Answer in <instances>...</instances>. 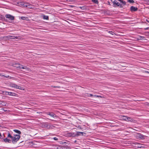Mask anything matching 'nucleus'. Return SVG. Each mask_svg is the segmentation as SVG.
I'll return each instance as SVG.
<instances>
[{
    "label": "nucleus",
    "instance_id": "obj_13",
    "mask_svg": "<svg viewBox=\"0 0 149 149\" xmlns=\"http://www.w3.org/2000/svg\"><path fill=\"white\" fill-rule=\"evenodd\" d=\"M13 131L15 133L18 134L19 135L21 134V132L18 130L15 129L13 130Z\"/></svg>",
    "mask_w": 149,
    "mask_h": 149
},
{
    "label": "nucleus",
    "instance_id": "obj_47",
    "mask_svg": "<svg viewBox=\"0 0 149 149\" xmlns=\"http://www.w3.org/2000/svg\"><path fill=\"white\" fill-rule=\"evenodd\" d=\"M146 21L147 22L149 23V21L147 19H146Z\"/></svg>",
    "mask_w": 149,
    "mask_h": 149
},
{
    "label": "nucleus",
    "instance_id": "obj_46",
    "mask_svg": "<svg viewBox=\"0 0 149 149\" xmlns=\"http://www.w3.org/2000/svg\"><path fill=\"white\" fill-rule=\"evenodd\" d=\"M141 23H146V24H147V23L146 22H141Z\"/></svg>",
    "mask_w": 149,
    "mask_h": 149
},
{
    "label": "nucleus",
    "instance_id": "obj_14",
    "mask_svg": "<svg viewBox=\"0 0 149 149\" xmlns=\"http://www.w3.org/2000/svg\"><path fill=\"white\" fill-rule=\"evenodd\" d=\"M15 88H17V89H21V90H24V89H23V87L20 86H19L18 85H17L16 84L15 85Z\"/></svg>",
    "mask_w": 149,
    "mask_h": 149
},
{
    "label": "nucleus",
    "instance_id": "obj_52",
    "mask_svg": "<svg viewBox=\"0 0 149 149\" xmlns=\"http://www.w3.org/2000/svg\"><path fill=\"white\" fill-rule=\"evenodd\" d=\"M147 105H149V103H148Z\"/></svg>",
    "mask_w": 149,
    "mask_h": 149
},
{
    "label": "nucleus",
    "instance_id": "obj_21",
    "mask_svg": "<svg viewBox=\"0 0 149 149\" xmlns=\"http://www.w3.org/2000/svg\"><path fill=\"white\" fill-rule=\"evenodd\" d=\"M19 5L23 6L24 7L27 6L25 5V3H24L23 2H20L19 3Z\"/></svg>",
    "mask_w": 149,
    "mask_h": 149
},
{
    "label": "nucleus",
    "instance_id": "obj_11",
    "mask_svg": "<svg viewBox=\"0 0 149 149\" xmlns=\"http://www.w3.org/2000/svg\"><path fill=\"white\" fill-rule=\"evenodd\" d=\"M47 114L53 118H54L56 117V115L54 113L52 112H47Z\"/></svg>",
    "mask_w": 149,
    "mask_h": 149
},
{
    "label": "nucleus",
    "instance_id": "obj_53",
    "mask_svg": "<svg viewBox=\"0 0 149 149\" xmlns=\"http://www.w3.org/2000/svg\"><path fill=\"white\" fill-rule=\"evenodd\" d=\"M109 4V5H110V3L109 2V4Z\"/></svg>",
    "mask_w": 149,
    "mask_h": 149
},
{
    "label": "nucleus",
    "instance_id": "obj_44",
    "mask_svg": "<svg viewBox=\"0 0 149 149\" xmlns=\"http://www.w3.org/2000/svg\"><path fill=\"white\" fill-rule=\"evenodd\" d=\"M149 29V27H147L146 28H144V29L145 30H147L148 29Z\"/></svg>",
    "mask_w": 149,
    "mask_h": 149
},
{
    "label": "nucleus",
    "instance_id": "obj_31",
    "mask_svg": "<svg viewBox=\"0 0 149 149\" xmlns=\"http://www.w3.org/2000/svg\"><path fill=\"white\" fill-rule=\"evenodd\" d=\"M21 18L22 19L24 20L25 19L27 18V17H21Z\"/></svg>",
    "mask_w": 149,
    "mask_h": 149
},
{
    "label": "nucleus",
    "instance_id": "obj_29",
    "mask_svg": "<svg viewBox=\"0 0 149 149\" xmlns=\"http://www.w3.org/2000/svg\"><path fill=\"white\" fill-rule=\"evenodd\" d=\"M2 76H4V77H6V78H11V77H10L9 76H6L4 75H2Z\"/></svg>",
    "mask_w": 149,
    "mask_h": 149
},
{
    "label": "nucleus",
    "instance_id": "obj_37",
    "mask_svg": "<svg viewBox=\"0 0 149 149\" xmlns=\"http://www.w3.org/2000/svg\"><path fill=\"white\" fill-rule=\"evenodd\" d=\"M53 139L57 141L58 140V139L56 137H54L53 138Z\"/></svg>",
    "mask_w": 149,
    "mask_h": 149
},
{
    "label": "nucleus",
    "instance_id": "obj_51",
    "mask_svg": "<svg viewBox=\"0 0 149 149\" xmlns=\"http://www.w3.org/2000/svg\"><path fill=\"white\" fill-rule=\"evenodd\" d=\"M2 75H1V73H0V76H2Z\"/></svg>",
    "mask_w": 149,
    "mask_h": 149
},
{
    "label": "nucleus",
    "instance_id": "obj_20",
    "mask_svg": "<svg viewBox=\"0 0 149 149\" xmlns=\"http://www.w3.org/2000/svg\"><path fill=\"white\" fill-rule=\"evenodd\" d=\"M127 121H130L131 122H133L134 120L132 119V118L130 117H128L127 118Z\"/></svg>",
    "mask_w": 149,
    "mask_h": 149
},
{
    "label": "nucleus",
    "instance_id": "obj_30",
    "mask_svg": "<svg viewBox=\"0 0 149 149\" xmlns=\"http://www.w3.org/2000/svg\"><path fill=\"white\" fill-rule=\"evenodd\" d=\"M65 149H71V148L67 146H65Z\"/></svg>",
    "mask_w": 149,
    "mask_h": 149
},
{
    "label": "nucleus",
    "instance_id": "obj_24",
    "mask_svg": "<svg viewBox=\"0 0 149 149\" xmlns=\"http://www.w3.org/2000/svg\"><path fill=\"white\" fill-rule=\"evenodd\" d=\"M92 1L96 4H98L99 3L97 0H92Z\"/></svg>",
    "mask_w": 149,
    "mask_h": 149
},
{
    "label": "nucleus",
    "instance_id": "obj_4",
    "mask_svg": "<svg viewBox=\"0 0 149 149\" xmlns=\"http://www.w3.org/2000/svg\"><path fill=\"white\" fill-rule=\"evenodd\" d=\"M86 133L84 132H77L76 133V137H77L79 136H85L86 135Z\"/></svg>",
    "mask_w": 149,
    "mask_h": 149
},
{
    "label": "nucleus",
    "instance_id": "obj_28",
    "mask_svg": "<svg viewBox=\"0 0 149 149\" xmlns=\"http://www.w3.org/2000/svg\"><path fill=\"white\" fill-rule=\"evenodd\" d=\"M127 1L128 2H129L130 3H132L134 2V1L133 0H127Z\"/></svg>",
    "mask_w": 149,
    "mask_h": 149
},
{
    "label": "nucleus",
    "instance_id": "obj_33",
    "mask_svg": "<svg viewBox=\"0 0 149 149\" xmlns=\"http://www.w3.org/2000/svg\"><path fill=\"white\" fill-rule=\"evenodd\" d=\"M16 84H11V86L12 87L15 88V87Z\"/></svg>",
    "mask_w": 149,
    "mask_h": 149
},
{
    "label": "nucleus",
    "instance_id": "obj_23",
    "mask_svg": "<svg viewBox=\"0 0 149 149\" xmlns=\"http://www.w3.org/2000/svg\"><path fill=\"white\" fill-rule=\"evenodd\" d=\"M5 137V136L3 134V135L1 134L0 133V139H2L3 140V139H4V138Z\"/></svg>",
    "mask_w": 149,
    "mask_h": 149
},
{
    "label": "nucleus",
    "instance_id": "obj_41",
    "mask_svg": "<svg viewBox=\"0 0 149 149\" xmlns=\"http://www.w3.org/2000/svg\"><path fill=\"white\" fill-rule=\"evenodd\" d=\"M144 38L143 37L140 36V40H142V39Z\"/></svg>",
    "mask_w": 149,
    "mask_h": 149
},
{
    "label": "nucleus",
    "instance_id": "obj_32",
    "mask_svg": "<svg viewBox=\"0 0 149 149\" xmlns=\"http://www.w3.org/2000/svg\"><path fill=\"white\" fill-rule=\"evenodd\" d=\"M108 32L109 33H110L112 35H113V34L114 33L113 32H112V31H109Z\"/></svg>",
    "mask_w": 149,
    "mask_h": 149
},
{
    "label": "nucleus",
    "instance_id": "obj_25",
    "mask_svg": "<svg viewBox=\"0 0 149 149\" xmlns=\"http://www.w3.org/2000/svg\"><path fill=\"white\" fill-rule=\"evenodd\" d=\"M16 65H17L16 66V67L17 68H19V69H21V66H21L22 65H21L19 64H16Z\"/></svg>",
    "mask_w": 149,
    "mask_h": 149
},
{
    "label": "nucleus",
    "instance_id": "obj_43",
    "mask_svg": "<svg viewBox=\"0 0 149 149\" xmlns=\"http://www.w3.org/2000/svg\"><path fill=\"white\" fill-rule=\"evenodd\" d=\"M89 95H89V96H88H88H90V97H93V95H92V94H90Z\"/></svg>",
    "mask_w": 149,
    "mask_h": 149
},
{
    "label": "nucleus",
    "instance_id": "obj_9",
    "mask_svg": "<svg viewBox=\"0 0 149 149\" xmlns=\"http://www.w3.org/2000/svg\"><path fill=\"white\" fill-rule=\"evenodd\" d=\"M137 137H138V139H145V136L142 134H138Z\"/></svg>",
    "mask_w": 149,
    "mask_h": 149
},
{
    "label": "nucleus",
    "instance_id": "obj_8",
    "mask_svg": "<svg viewBox=\"0 0 149 149\" xmlns=\"http://www.w3.org/2000/svg\"><path fill=\"white\" fill-rule=\"evenodd\" d=\"M138 8L136 7H134L133 6H131L130 8V10L132 12L136 11L138 10Z\"/></svg>",
    "mask_w": 149,
    "mask_h": 149
},
{
    "label": "nucleus",
    "instance_id": "obj_12",
    "mask_svg": "<svg viewBox=\"0 0 149 149\" xmlns=\"http://www.w3.org/2000/svg\"><path fill=\"white\" fill-rule=\"evenodd\" d=\"M5 16L3 15H0V20L2 21H7V19H6Z\"/></svg>",
    "mask_w": 149,
    "mask_h": 149
},
{
    "label": "nucleus",
    "instance_id": "obj_54",
    "mask_svg": "<svg viewBox=\"0 0 149 149\" xmlns=\"http://www.w3.org/2000/svg\"><path fill=\"white\" fill-rule=\"evenodd\" d=\"M112 127H114V126H112Z\"/></svg>",
    "mask_w": 149,
    "mask_h": 149
},
{
    "label": "nucleus",
    "instance_id": "obj_49",
    "mask_svg": "<svg viewBox=\"0 0 149 149\" xmlns=\"http://www.w3.org/2000/svg\"><path fill=\"white\" fill-rule=\"evenodd\" d=\"M74 143H77V140H75L74 141Z\"/></svg>",
    "mask_w": 149,
    "mask_h": 149
},
{
    "label": "nucleus",
    "instance_id": "obj_6",
    "mask_svg": "<svg viewBox=\"0 0 149 149\" xmlns=\"http://www.w3.org/2000/svg\"><path fill=\"white\" fill-rule=\"evenodd\" d=\"M113 4L114 5H116L118 6H119L120 8H123V6L121 4L119 3L116 0H114L113 2Z\"/></svg>",
    "mask_w": 149,
    "mask_h": 149
},
{
    "label": "nucleus",
    "instance_id": "obj_10",
    "mask_svg": "<svg viewBox=\"0 0 149 149\" xmlns=\"http://www.w3.org/2000/svg\"><path fill=\"white\" fill-rule=\"evenodd\" d=\"M8 138L7 137L3 139V140H1V141L2 142H5V143L8 142V143H11V140L8 139Z\"/></svg>",
    "mask_w": 149,
    "mask_h": 149
},
{
    "label": "nucleus",
    "instance_id": "obj_2",
    "mask_svg": "<svg viewBox=\"0 0 149 149\" xmlns=\"http://www.w3.org/2000/svg\"><path fill=\"white\" fill-rule=\"evenodd\" d=\"M65 136L67 137L76 138V134L74 132H67L65 134Z\"/></svg>",
    "mask_w": 149,
    "mask_h": 149
},
{
    "label": "nucleus",
    "instance_id": "obj_16",
    "mask_svg": "<svg viewBox=\"0 0 149 149\" xmlns=\"http://www.w3.org/2000/svg\"><path fill=\"white\" fill-rule=\"evenodd\" d=\"M43 18L44 19L46 20H49V19L48 16L45 15H43Z\"/></svg>",
    "mask_w": 149,
    "mask_h": 149
},
{
    "label": "nucleus",
    "instance_id": "obj_18",
    "mask_svg": "<svg viewBox=\"0 0 149 149\" xmlns=\"http://www.w3.org/2000/svg\"><path fill=\"white\" fill-rule=\"evenodd\" d=\"M58 149H65V146H60L57 148Z\"/></svg>",
    "mask_w": 149,
    "mask_h": 149
},
{
    "label": "nucleus",
    "instance_id": "obj_27",
    "mask_svg": "<svg viewBox=\"0 0 149 149\" xmlns=\"http://www.w3.org/2000/svg\"><path fill=\"white\" fill-rule=\"evenodd\" d=\"M13 136H15L16 137H18V138H20V136L19 135V134H14V135Z\"/></svg>",
    "mask_w": 149,
    "mask_h": 149
},
{
    "label": "nucleus",
    "instance_id": "obj_50",
    "mask_svg": "<svg viewBox=\"0 0 149 149\" xmlns=\"http://www.w3.org/2000/svg\"><path fill=\"white\" fill-rule=\"evenodd\" d=\"M147 3L149 5V0L147 1Z\"/></svg>",
    "mask_w": 149,
    "mask_h": 149
},
{
    "label": "nucleus",
    "instance_id": "obj_48",
    "mask_svg": "<svg viewBox=\"0 0 149 149\" xmlns=\"http://www.w3.org/2000/svg\"><path fill=\"white\" fill-rule=\"evenodd\" d=\"M94 97H97V96H98V95H93Z\"/></svg>",
    "mask_w": 149,
    "mask_h": 149
},
{
    "label": "nucleus",
    "instance_id": "obj_19",
    "mask_svg": "<svg viewBox=\"0 0 149 149\" xmlns=\"http://www.w3.org/2000/svg\"><path fill=\"white\" fill-rule=\"evenodd\" d=\"M118 1H120L123 5H126V3L125 1H124L123 0H118Z\"/></svg>",
    "mask_w": 149,
    "mask_h": 149
},
{
    "label": "nucleus",
    "instance_id": "obj_34",
    "mask_svg": "<svg viewBox=\"0 0 149 149\" xmlns=\"http://www.w3.org/2000/svg\"><path fill=\"white\" fill-rule=\"evenodd\" d=\"M97 97H100L102 98H104V97L103 96H102L101 95H98V96H97Z\"/></svg>",
    "mask_w": 149,
    "mask_h": 149
},
{
    "label": "nucleus",
    "instance_id": "obj_1",
    "mask_svg": "<svg viewBox=\"0 0 149 149\" xmlns=\"http://www.w3.org/2000/svg\"><path fill=\"white\" fill-rule=\"evenodd\" d=\"M6 19H7V21H6V22H10V20H13L14 19L15 17L14 16L9 14H7L5 15Z\"/></svg>",
    "mask_w": 149,
    "mask_h": 149
},
{
    "label": "nucleus",
    "instance_id": "obj_35",
    "mask_svg": "<svg viewBox=\"0 0 149 149\" xmlns=\"http://www.w3.org/2000/svg\"><path fill=\"white\" fill-rule=\"evenodd\" d=\"M12 37H13V38H14L15 39H17V38H18V36H13Z\"/></svg>",
    "mask_w": 149,
    "mask_h": 149
},
{
    "label": "nucleus",
    "instance_id": "obj_15",
    "mask_svg": "<svg viewBox=\"0 0 149 149\" xmlns=\"http://www.w3.org/2000/svg\"><path fill=\"white\" fill-rule=\"evenodd\" d=\"M10 95L11 96H17V94L15 93L10 92Z\"/></svg>",
    "mask_w": 149,
    "mask_h": 149
},
{
    "label": "nucleus",
    "instance_id": "obj_42",
    "mask_svg": "<svg viewBox=\"0 0 149 149\" xmlns=\"http://www.w3.org/2000/svg\"><path fill=\"white\" fill-rule=\"evenodd\" d=\"M144 72L145 73H148L149 74V71H147V70H145L144 71Z\"/></svg>",
    "mask_w": 149,
    "mask_h": 149
},
{
    "label": "nucleus",
    "instance_id": "obj_39",
    "mask_svg": "<svg viewBox=\"0 0 149 149\" xmlns=\"http://www.w3.org/2000/svg\"><path fill=\"white\" fill-rule=\"evenodd\" d=\"M80 8H81V9L84 10V8H85V7H84V6H82V7H80Z\"/></svg>",
    "mask_w": 149,
    "mask_h": 149
},
{
    "label": "nucleus",
    "instance_id": "obj_40",
    "mask_svg": "<svg viewBox=\"0 0 149 149\" xmlns=\"http://www.w3.org/2000/svg\"><path fill=\"white\" fill-rule=\"evenodd\" d=\"M69 1L71 2H73L74 0H68Z\"/></svg>",
    "mask_w": 149,
    "mask_h": 149
},
{
    "label": "nucleus",
    "instance_id": "obj_55",
    "mask_svg": "<svg viewBox=\"0 0 149 149\" xmlns=\"http://www.w3.org/2000/svg\"><path fill=\"white\" fill-rule=\"evenodd\" d=\"M1 141L0 140V141Z\"/></svg>",
    "mask_w": 149,
    "mask_h": 149
},
{
    "label": "nucleus",
    "instance_id": "obj_38",
    "mask_svg": "<svg viewBox=\"0 0 149 149\" xmlns=\"http://www.w3.org/2000/svg\"><path fill=\"white\" fill-rule=\"evenodd\" d=\"M53 88H61V87L60 86H53Z\"/></svg>",
    "mask_w": 149,
    "mask_h": 149
},
{
    "label": "nucleus",
    "instance_id": "obj_7",
    "mask_svg": "<svg viewBox=\"0 0 149 149\" xmlns=\"http://www.w3.org/2000/svg\"><path fill=\"white\" fill-rule=\"evenodd\" d=\"M13 36H5L3 37V38L4 40H7L10 39H14V38L12 37Z\"/></svg>",
    "mask_w": 149,
    "mask_h": 149
},
{
    "label": "nucleus",
    "instance_id": "obj_22",
    "mask_svg": "<svg viewBox=\"0 0 149 149\" xmlns=\"http://www.w3.org/2000/svg\"><path fill=\"white\" fill-rule=\"evenodd\" d=\"M13 136H12L9 133V132H8L7 137L8 138H10L12 139V138H13Z\"/></svg>",
    "mask_w": 149,
    "mask_h": 149
},
{
    "label": "nucleus",
    "instance_id": "obj_26",
    "mask_svg": "<svg viewBox=\"0 0 149 149\" xmlns=\"http://www.w3.org/2000/svg\"><path fill=\"white\" fill-rule=\"evenodd\" d=\"M123 119L124 120L127 121V118L128 117L127 116H123Z\"/></svg>",
    "mask_w": 149,
    "mask_h": 149
},
{
    "label": "nucleus",
    "instance_id": "obj_45",
    "mask_svg": "<svg viewBox=\"0 0 149 149\" xmlns=\"http://www.w3.org/2000/svg\"><path fill=\"white\" fill-rule=\"evenodd\" d=\"M70 6L71 7V8H73L74 7V6H72V5H70L69 6Z\"/></svg>",
    "mask_w": 149,
    "mask_h": 149
},
{
    "label": "nucleus",
    "instance_id": "obj_17",
    "mask_svg": "<svg viewBox=\"0 0 149 149\" xmlns=\"http://www.w3.org/2000/svg\"><path fill=\"white\" fill-rule=\"evenodd\" d=\"M21 66V69L22 68L23 69H28L29 68H28L27 67L24 66L22 65H21V66Z\"/></svg>",
    "mask_w": 149,
    "mask_h": 149
},
{
    "label": "nucleus",
    "instance_id": "obj_36",
    "mask_svg": "<svg viewBox=\"0 0 149 149\" xmlns=\"http://www.w3.org/2000/svg\"><path fill=\"white\" fill-rule=\"evenodd\" d=\"M10 92H6V95H10Z\"/></svg>",
    "mask_w": 149,
    "mask_h": 149
},
{
    "label": "nucleus",
    "instance_id": "obj_3",
    "mask_svg": "<svg viewBox=\"0 0 149 149\" xmlns=\"http://www.w3.org/2000/svg\"><path fill=\"white\" fill-rule=\"evenodd\" d=\"M19 139L20 138H18V137L13 136V138H12L11 140V142L13 144H15Z\"/></svg>",
    "mask_w": 149,
    "mask_h": 149
},
{
    "label": "nucleus",
    "instance_id": "obj_5",
    "mask_svg": "<svg viewBox=\"0 0 149 149\" xmlns=\"http://www.w3.org/2000/svg\"><path fill=\"white\" fill-rule=\"evenodd\" d=\"M43 125L45 127L48 129H51L52 128V125L47 123H44Z\"/></svg>",
    "mask_w": 149,
    "mask_h": 149
}]
</instances>
